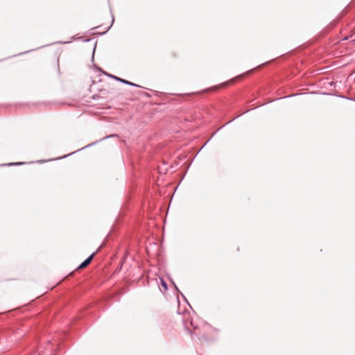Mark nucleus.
Wrapping results in <instances>:
<instances>
[{"instance_id": "1", "label": "nucleus", "mask_w": 355, "mask_h": 355, "mask_svg": "<svg viewBox=\"0 0 355 355\" xmlns=\"http://www.w3.org/2000/svg\"><path fill=\"white\" fill-rule=\"evenodd\" d=\"M95 255V253H93L92 255H90L85 261H83L77 268V270L83 269L86 268L92 261Z\"/></svg>"}, {"instance_id": "2", "label": "nucleus", "mask_w": 355, "mask_h": 355, "mask_svg": "<svg viewBox=\"0 0 355 355\" xmlns=\"http://www.w3.org/2000/svg\"><path fill=\"white\" fill-rule=\"evenodd\" d=\"M3 280L4 282H9L17 280V278L16 277H11L9 275H7V276L3 277Z\"/></svg>"}, {"instance_id": "3", "label": "nucleus", "mask_w": 355, "mask_h": 355, "mask_svg": "<svg viewBox=\"0 0 355 355\" xmlns=\"http://www.w3.org/2000/svg\"><path fill=\"white\" fill-rule=\"evenodd\" d=\"M162 284L165 288H167L166 284L164 281L162 280Z\"/></svg>"}, {"instance_id": "5", "label": "nucleus", "mask_w": 355, "mask_h": 355, "mask_svg": "<svg viewBox=\"0 0 355 355\" xmlns=\"http://www.w3.org/2000/svg\"><path fill=\"white\" fill-rule=\"evenodd\" d=\"M19 163H18L17 164H19ZM15 164L13 163H10L8 165H14Z\"/></svg>"}, {"instance_id": "4", "label": "nucleus", "mask_w": 355, "mask_h": 355, "mask_svg": "<svg viewBox=\"0 0 355 355\" xmlns=\"http://www.w3.org/2000/svg\"><path fill=\"white\" fill-rule=\"evenodd\" d=\"M234 79H232L231 80L229 81V83H232V82H234Z\"/></svg>"}]
</instances>
